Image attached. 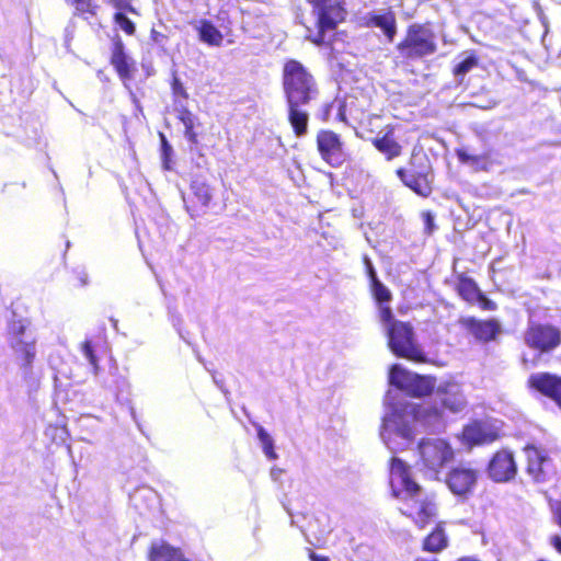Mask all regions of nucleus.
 Segmentation results:
<instances>
[{
  "label": "nucleus",
  "mask_w": 561,
  "mask_h": 561,
  "mask_svg": "<svg viewBox=\"0 0 561 561\" xmlns=\"http://www.w3.org/2000/svg\"><path fill=\"white\" fill-rule=\"evenodd\" d=\"M391 496L399 501V512L424 529L438 516V502L434 493H426L413 479L410 466L402 459L390 460Z\"/></svg>",
  "instance_id": "f257e3e1"
},
{
  "label": "nucleus",
  "mask_w": 561,
  "mask_h": 561,
  "mask_svg": "<svg viewBox=\"0 0 561 561\" xmlns=\"http://www.w3.org/2000/svg\"><path fill=\"white\" fill-rule=\"evenodd\" d=\"M282 88L287 106V119L296 137L307 135L309 113L306 107L320 94L313 73L299 60H285L282 69Z\"/></svg>",
  "instance_id": "f03ea898"
},
{
  "label": "nucleus",
  "mask_w": 561,
  "mask_h": 561,
  "mask_svg": "<svg viewBox=\"0 0 561 561\" xmlns=\"http://www.w3.org/2000/svg\"><path fill=\"white\" fill-rule=\"evenodd\" d=\"M379 320L386 327L387 344L394 356L417 364L427 363L411 322L394 319L391 307H381Z\"/></svg>",
  "instance_id": "7ed1b4c3"
},
{
  "label": "nucleus",
  "mask_w": 561,
  "mask_h": 561,
  "mask_svg": "<svg viewBox=\"0 0 561 561\" xmlns=\"http://www.w3.org/2000/svg\"><path fill=\"white\" fill-rule=\"evenodd\" d=\"M398 57L403 62L424 60L438 51L437 34L432 22L411 23L403 37L396 44Z\"/></svg>",
  "instance_id": "20e7f679"
},
{
  "label": "nucleus",
  "mask_w": 561,
  "mask_h": 561,
  "mask_svg": "<svg viewBox=\"0 0 561 561\" xmlns=\"http://www.w3.org/2000/svg\"><path fill=\"white\" fill-rule=\"evenodd\" d=\"M409 165V169L398 168L396 175L413 193L424 198L428 197L433 193V169L430 159L424 153L412 152Z\"/></svg>",
  "instance_id": "39448f33"
},
{
  "label": "nucleus",
  "mask_w": 561,
  "mask_h": 561,
  "mask_svg": "<svg viewBox=\"0 0 561 561\" xmlns=\"http://www.w3.org/2000/svg\"><path fill=\"white\" fill-rule=\"evenodd\" d=\"M316 16L317 34L308 39L317 46L324 43L325 33L344 22L347 15V0H308Z\"/></svg>",
  "instance_id": "423d86ee"
},
{
  "label": "nucleus",
  "mask_w": 561,
  "mask_h": 561,
  "mask_svg": "<svg viewBox=\"0 0 561 561\" xmlns=\"http://www.w3.org/2000/svg\"><path fill=\"white\" fill-rule=\"evenodd\" d=\"M523 341L529 350L549 354L561 345V329L549 322L529 320Z\"/></svg>",
  "instance_id": "0eeeda50"
},
{
  "label": "nucleus",
  "mask_w": 561,
  "mask_h": 561,
  "mask_svg": "<svg viewBox=\"0 0 561 561\" xmlns=\"http://www.w3.org/2000/svg\"><path fill=\"white\" fill-rule=\"evenodd\" d=\"M320 158L332 168H340L351 160V153L342 136L332 129H320L316 135Z\"/></svg>",
  "instance_id": "6e6552de"
},
{
  "label": "nucleus",
  "mask_w": 561,
  "mask_h": 561,
  "mask_svg": "<svg viewBox=\"0 0 561 561\" xmlns=\"http://www.w3.org/2000/svg\"><path fill=\"white\" fill-rule=\"evenodd\" d=\"M523 453L526 459V473L534 482H547L556 473L553 460L547 449L528 443L523 447Z\"/></svg>",
  "instance_id": "1a4fd4ad"
},
{
  "label": "nucleus",
  "mask_w": 561,
  "mask_h": 561,
  "mask_svg": "<svg viewBox=\"0 0 561 561\" xmlns=\"http://www.w3.org/2000/svg\"><path fill=\"white\" fill-rule=\"evenodd\" d=\"M419 451L423 467L435 473L454 459V449L442 438L422 439L419 443Z\"/></svg>",
  "instance_id": "9d476101"
},
{
  "label": "nucleus",
  "mask_w": 561,
  "mask_h": 561,
  "mask_svg": "<svg viewBox=\"0 0 561 561\" xmlns=\"http://www.w3.org/2000/svg\"><path fill=\"white\" fill-rule=\"evenodd\" d=\"M517 471L518 467L514 454L508 448L496 450L486 466L489 478L497 483L513 480Z\"/></svg>",
  "instance_id": "9b49d317"
},
{
  "label": "nucleus",
  "mask_w": 561,
  "mask_h": 561,
  "mask_svg": "<svg viewBox=\"0 0 561 561\" xmlns=\"http://www.w3.org/2000/svg\"><path fill=\"white\" fill-rule=\"evenodd\" d=\"M479 471L465 465L453 467L446 476V484L450 492L457 496L467 497L478 483Z\"/></svg>",
  "instance_id": "f8f14e48"
},
{
  "label": "nucleus",
  "mask_w": 561,
  "mask_h": 561,
  "mask_svg": "<svg viewBox=\"0 0 561 561\" xmlns=\"http://www.w3.org/2000/svg\"><path fill=\"white\" fill-rule=\"evenodd\" d=\"M459 323L476 341L483 344L496 341L502 333V325L495 318L478 319L471 316L461 318Z\"/></svg>",
  "instance_id": "ddd939ff"
},
{
  "label": "nucleus",
  "mask_w": 561,
  "mask_h": 561,
  "mask_svg": "<svg viewBox=\"0 0 561 561\" xmlns=\"http://www.w3.org/2000/svg\"><path fill=\"white\" fill-rule=\"evenodd\" d=\"M110 64L123 84L126 88H129L137 71V67L136 61L127 54L125 45L119 36H115L113 38Z\"/></svg>",
  "instance_id": "4468645a"
},
{
  "label": "nucleus",
  "mask_w": 561,
  "mask_h": 561,
  "mask_svg": "<svg viewBox=\"0 0 561 561\" xmlns=\"http://www.w3.org/2000/svg\"><path fill=\"white\" fill-rule=\"evenodd\" d=\"M455 289L458 296L469 305L478 304L480 309L484 311H495L497 309L496 302L486 297L473 278L465 274L457 276Z\"/></svg>",
  "instance_id": "2eb2a0df"
},
{
  "label": "nucleus",
  "mask_w": 561,
  "mask_h": 561,
  "mask_svg": "<svg viewBox=\"0 0 561 561\" xmlns=\"http://www.w3.org/2000/svg\"><path fill=\"white\" fill-rule=\"evenodd\" d=\"M213 198L209 184L201 178L191 181L190 192L184 197V205L191 217H198L206 213Z\"/></svg>",
  "instance_id": "dca6fc26"
},
{
  "label": "nucleus",
  "mask_w": 561,
  "mask_h": 561,
  "mask_svg": "<svg viewBox=\"0 0 561 561\" xmlns=\"http://www.w3.org/2000/svg\"><path fill=\"white\" fill-rule=\"evenodd\" d=\"M461 436L469 446L490 445L501 438L497 426L482 420H473L463 426Z\"/></svg>",
  "instance_id": "f3484780"
},
{
  "label": "nucleus",
  "mask_w": 561,
  "mask_h": 561,
  "mask_svg": "<svg viewBox=\"0 0 561 561\" xmlns=\"http://www.w3.org/2000/svg\"><path fill=\"white\" fill-rule=\"evenodd\" d=\"M527 387L552 400L561 410V376L548 371L531 374Z\"/></svg>",
  "instance_id": "a211bd4d"
},
{
  "label": "nucleus",
  "mask_w": 561,
  "mask_h": 561,
  "mask_svg": "<svg viewBox=\"0 0 561 561\" xmlns=\"http://www.w3.org/2000/svg\"><path fill=\"white\" fill-rule=\"evenodd\" d=\"M25 332V327L20 324L14 330V337L11 341L10 345L14 352V357L16 364L22 368L26 374L31 371L32 365L36 357V344L35 340L24 341L21 336Z\"/></svg>",
  "instance_id": "6ab92c4d"
},
{
  "label": "nucleus",
  "mask_w": 561,
  "mask_h": 561,
  "mask_svg": "<svg viewBox=\"0 0 561 561\" xmlns=\"http://www.w3.org/2000/svg\"><path fill=\"white\" fill-rule=\"evenodd\" d=\"M363 25L379 28L388 43H393L398 34L397 15L392 10L368 13L364 18Z\"/></svg>",
  "instance_id": "aec40b11"
},
{
  "label": "nucleus",
  "mask_w": 561,
  "mask_h": 561,
  "mask_svg": "<svg viewBox=\"0 0 561 561\" xmlns=\"http://www.w3.org/2000/svg\"><path fill=\"white\" fill-rule=\"evenodd\" d=\"M370 144L385 157L387 161H392L399 158L403 152V146L396 137L393 125H387L385 133L371 138Z\"/></svg>",
  "instance_id": "412c9836"
},
{
  "label": "nucleus",
  "mask_w": 561,
  "mask_h": 561,
  "mask_svg": "<svg viewBox=\"0 0 561 561\" xmlns=\"http://www.w3.org/2000/svg\"><path fill=\"white\" fill-rule=\"evenodd\" d=\"M449 545V538L446 531V522L439 520L432 530L422 539L421 548L425 552L440 553Z\"/></svg>",
  "instance_id": "4be33fe9"
},
{
  "label": "nucleus",
  "mask_w": 561,
  "mask_h": 561,
  "mask_svg": "<svg viewBox=\"0 0 561 561\" xmlns=\"http://www.w3.org/2000/svg\"><path fill=\"white\" fill-rule=\"evenodd\" d=\"M176 118L184 125V136L192 144H198L197 127L201 126L198 117L191 112L184 104L175 107Z\"/></svg>",
  "instance_id": "5701e85b"
},
{
  "label": "nucleus",
  "mask_w": 561,
  "mask_h": 561,
  "mask_svg": "<svg viewBox=\"0 0 561 561\" xmlns=\"http://www.w3.org/2000/svg\"><path fill=\"white\" fill-rule=\"evenodd\" d=\"M435 383V377L414 373L405 393L412 398L427 397L433 393Z\"/></svg>",
  "instance_id": "b1692460"
},
{
  "label": "nucleus",
  "mask_w": 561,
  "mask_h": 561,
  "mask_svg": "<svg viewBox=\"0 0 561 561\" xmlns=\"http://www.w3.org/2000/svg\"><path fill=\"white\" fill-rule=\"evenodd\" d=\"M196 30L201 42L214 47L222 45L224 35L210 20H201Z\"/></svg>",
  "instance_id": "393cba45"
},
{
  "label": "nucleus",
  "mask_w": 561,
  "mask_h": 561,
  "mask_svg": "<svg viewBox=\"0 0 561 561\" xmlns=\"http://www.w3.org/2000/svg\"><path fill=\"white\" fill-rule=\"evenodd\" d=\"M149 561H188L180 549L169 545H152L149 551Z\"/></svg>",
  "instance_id": "a878e982"
},
{
  "label": "nucleus",
  "mask_w": 561,
  "mask_h": 561,
  "mask_svg": "<svg viewBox=\"0 0 561 561\" xmlns=\"http://www.w3.org/2000/svg\"><path fill=\"white\" fill-rule=\"evenodd\" d=\"M414 373L403 368L399 364H393L389 369V383L394 388L407 391Z\"/></svg>",
  "instance_id": "bb28decb"
},
{
  "label": "nucleus",
  "mask_w": 561,
  "mask_h": 561,
  "mask_svg": "<svg viewBox=\"0 0 561 561\" xmlns=\"http://www.w3.org/2000/svg\"><path fill=\"white\" fill-rule=\"evenodd\" d=\"M479 61L480 59L478 54L474 50H471L463 57L462 60L453 67L451 72L454 77L461 81L468 72L479 66Z\"/></svg>",
  "instance_id": "cd10ccee"
},
{
  "label": "nucleus",
  "mask_w": 561,
  "mask_h": 561,
  "mask_svg": "<svg viewBox=\"0 0 561 561\" xmlns=\"http://www.w3.org/2000/svg\"><path fill=\"white\" fill-rule=\"evenodd\" d=\"M75 9L77 15L88 20L98 14L99 4L95 0H65Z\"/></svg>",
  "instance_id": "c85d7f7f"
},
{
  "label": "nucleus",
  "mask_w": 561,
  "mask_h": 561,
  "mask_svg": "<svg viewBox=\"0 0 561 561\" xmlns=\"http://www.w3.org/2000/svg\"><path fill=\"white\" fill-rule=\"evenodd\" d=\"M369 289L378 305V314L380 313L381 307H390L389 302L392 299V294L380 280L369 284Z\"/></svg>",
  "instance_id": "c756f323"
},
{
  "label": "nucleus",
  "mask_w": 561,
  "mask_h": 561,
  "mask_svg": "<svg viewBox=\"0 0 561 561\" xmlns=\"http://www.w3.org/2000/svg\"><path fill=\"white\" fill-rule=\"evenodd\" d=\"M113 14V23L127 36H134L136 34V24L127 16L129 11L123 9H115Z\"/></svg>",
  "instance_id": "7c9ffc66"
},
{
  "label": "nucleus",
  "mask_w": 561,
  "mask_h": 561,
  "mask_svg": "<svg viewBox=\"0 0 561 561\" xmlns=\"http://www.w3.org/2000/svg\"><path fill=\"white\" fill-rule=\"evenodd\" d=\"M255 427H256L257 438L262 445L264 455L270 460H276L278 458V455L275 451L274 440H273L272 436L264 430L263 426L256 425Z\"/></svg>",
  "instance_id": "2f4dec72"
},
{
  "label": "nucleus",
  "mask_w": 561,
  "mask_h": 561,
  "mask_svg": "<svg viewBox=\"0 0 561 561\" xmlns=\"http://www.w3.org/2000/svg\"><path fill=\"white\" fill-rule=\"evenodd\" d=\"M171 92L174 103L179 104V106L190 98L184 84L176 75H173L171 80Z\"/></svg>",
  "instance_id": "473e14b6"
},
{
  "label": "nucleus",
  "mask_w": 561,
  "mask_h": 561,
  "mask_svg": "<svg viewBox=\"0 0 561 561\" xmlns=\"http://www.w3.org/2000/svg\"><path fill=\"white\" fill-rule=\"evenodd\" d=\"M81 351L93 368L94 374L99 370V360L92 341L85 340L81 344Z\"/></svg>",
  "instance_id": "72a5a7b5"
},
{
  "label": "nucleus",
  "mask_w": 561,
  "mask_h": 561,
  "mask_svg": "<svg viewBox=\"0 0 561 561\" xmlns=\"http://www.w3.org/2000/svg\"><path fill=\"white\" fill-rule=\"evenodd\" d=\"M466 405V400L462 396H454L453 398L446 396L442 399V407L451 412H458Z\"/></svg>",
  "instance_id": "f704fd0d"
},
{
  "label": "nucleus",
  "mask_w": 561,
  "mask_h": 561,
  "mask_svg": "<svg viewBox=\"0 0 561 561\" xmlns=\"http://www.w3.org/2000/svg\"><path fill=\"white\" fill-rule=\"evenodd\" d=\"M106 3L114 9H123L129 11V14L139 15V11L133 4V0H106Z\"/></svg>",
  "instance_id": "c9c22d12"
},
{
  "label": "nucleus",
  "mask_w": 561,
  "mask_h": 561,
  "mask_svg": "<svg viewBox=\"0 0 561 561\" xmlns=\"http://www.w3.org/2000/svg\"><path fill=\"white\" fill-rule=\"evenodd\" d=\"M457 157L461 163L478 165L481 161L485 160L482 156L471 154L466 150H458Z\"/></svg>",
  "instance_id": "e433bc0d"
},
{
  "label": "nucleus",
  "mask_w": 561,
  "mask_h": 561,
  "mask_svg": "<svg viewBox=\"0 0 561 561\" xmlns=\"http://www.w3.org/2000/svg\"><path fill=\"white\" fill-rule=\"evenodd\" d=\"M422 218L424 220L425 232L427 234H432L433 231L435 230V224H434L433 215L431 214V211L426 210V211L422 213Z\"/></svg>",
  "instance_id": "4c0bfd02"
},
{
  "label": "nucleus",
  "mask_w": 561,
  "mask_h": 561,
  "mask_svg": "<svg viewBox=\"0 0 561 561\" xmlns=\"http://www.w3.org/2000/svg\"><path fill=\"white\" fill-rule=\"evenodd\" d=\"M366 270H367V275L369 277V284H374L375 282L379 280L373 264L368 260L366 261Z\"/></svg>",
  "instance_id": "58836bf2"
},
{
  "label": "nucleus",
  "mask_w": 561,
  "mask_h": 561,
  "mask_svg": "<svg viewBox=\"0 0 561 561\" xmlns=\"http://www.w3.org/2000/svg\"><path fill=\"white\" fill-rule=\"evenodd\" d=\"M398 432H399V434H400L403 438H405V439H410V440H411V439H413V438H414L413 431H412V428H411V427H409V426L400 427V428L398 430Z\"/></svg>",
  "instance_id": "ea45409f"
},
{
  "label": "nucleus",
  "mask_w": 561,
  "mask_h": 561,
  "mask_svg": "<svg viewBox=\"0 0 561 561\" xmlns=\"http://www.w3.org/2000/svg\"><path fill=\"white\" fill-rule=\"evenodd\" d=\"M550 543L561 554V537L558 535L552 536L550 538Z\"/></svg>",
  "instance_id": "a19ab883"
},
{
  "label": "nucleus",
  "mask_w": 561,
  "mask_h": 561,
  "mask_svg": "<svg viewBox=\"0 0 561 561\" xmlns=\"http://www.w3.org/2000/svg\"><path fill=\"white\" fill-rule=\"evenodd\" d=\"M309 559H310V561H330L328 557L317 554L312 550H309Z\"/></svg>",
  "instance_id": "79ce46f5"
},
{
  "label": "nucleus",
  "mask_w": 561,
  "mask_h": 561,
  "mask_svg": "<svg viewBox=\"0 0 561 561\" xmlns=\"http://www.w3.org/2000/svg\"><path fill=\"white\" fill-rule=\"evenodd\" d=\"M553 514L556 516V519H557V523L558 525L561 527V501H559L554 508H553Z\"/></svg>",
  "instance_id": "37998d69"
},
{
  "label": "nucleus",
  "mask_w": 561,
  "mask_h": 561,
  "mask_svg": "<svg viewBox=\"0 0 561 561\" xmlns=\"http://www.w3.org/2000/svg\"><path fill=\"white\" fill-rule=\"evenodd\" d=\"M161 139H162V148H163V153L165 157H168L171 152V146L168 144L165 137L161 134Z\"/></svg>",
  "instance_id": "c03bdc74"
},
{
  "label": "nucleus",
  "mask_w": 561,
  "mask_h": 561,
  "mask_svg": "<svg viewBox=\"0 0 561 561\" xmlns=\"http://www.w3.org/2000/svg\"><path fill=\"white\" fill-rule=\"evenodd\" d=\"M414 561H438L436 558H425V557H417L414 559Z\"/></svg>",
  "instance_id": "a18cd8bd"
},
{
  "label": "nucleus",
  "mask_w": 561,
  "mask_h": 561,
  "mask_svg": "<svg viewBox=\"0 0 561 561\" xmlns=\"http://www.w3.org/2000/svg\"><path fill=\"white\" fill-rule=\"evenodd\" d=\"M457 561H480V560L474 557H461Z\"/></svg>",
  "instance_id": "49530a36"
},
{
  "label": "nucleus",
  "mask_w": 561,
  "mask_h": 561,
  "mask_svg": "<svg viewBox=\"0 0 561 561\" xmlns=\"http://www.w3.org/2000/svg\"><path fill=\"white\" fill-rule=\"evenodd\" d=\"M434 413L435 415L440 416V412L437 409H435Z\"/></svg>",
  "instance_id": "de8ad7c7"
}]
</instances>
